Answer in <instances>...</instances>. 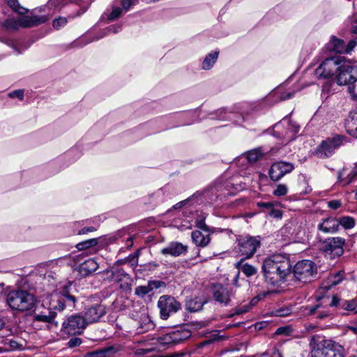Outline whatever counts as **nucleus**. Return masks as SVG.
Returning <instances> with one entry per match:
<instances>
[{"label": "nucleus", "instance_id": "680f3d73", "mask_svg": "<svg viewBox=\"0 0 357 357\" xmlns=\"http://www.w3.org/2000/svg\"><path fill=\"white\" fill-rule=\"evenodd\" d=\"M95 230L96 229L93 227H84L79 231L78 234H87L88 232L93 231Z\"/></svg>", "mask_w": 357, "mask_h": 357}, {"label": "nucleus", "instance_id": "ea45409f", "mask_svg": "<svg viewBox=\"0 0 357 357\" xmlns=\"http://www.w3.org/2000/svg\"><path fill=\"white\" fill-rule=\"evenodd\" d=\"M3 26L8 30H16L20 27L18 20L8 19L3 22Z\"/></svg>", "mask_w": 357, "mask_h": 357}, {"label": "nucleus", "instance_id": "c85d7f7f", "mask_svg": "<svg viewBox=\"0 0 357 357\" xmlns=\"http://www.w3.org/2000/svg\"><path fill=\"white\" fill-rule=\"evenodd\" d=\"M108 273H110L111 279L115 282L121 281L123 278L127 276V274L123 269L114 267L110 271H108Z\"/></svg>", "mask_w": 357, "mask_h": 357}, {"label": "nucleus", "instance_id": "5701e85b", "mask_svg": "<svg viewBox=\"0 0 357 357\" xmlns=\"http://www.w3.org/2000/svg\"><path fill=\"white\" fill-rule=\"evenodd\" d=\"M326 48L330 52H335L337 53H344L345 44L344 42L335 36H332L329 42L326 44Z\"/></svg>", "mask_w": 357, "mask_h": 357}, {"label": "nucleus", "instance_id": "de8ad7c7", "mask_svg": "<svg viewBox=\"0 0 357 357\" xmlns=\"http://www.w3.org/2000/svg\"><path fill=\"white\" fill-rule=\"evenodd\" d=\"M239 275H240V273L238 272V273L236 275L234 280H233V285L236 287H239L242 285H245V286H248V281L243 279L242 280V282L243 284H239Z\"/></svg>", "mask_w": 357, "mask_h": 357}, {"label": "nucleus", "instance_id": "052dcab7", "mask_svg": "<svg viewBox=\"0 0 357 357\" xmlns=\"http://www.w3.org/2000/svg\"><path fill=\"white\" fill-rule=\"evenodd\" d=\"M321 307H322V305H321V304H317L314 306L310 307L309 308V314H314Z\"/></svg>", "mask_w": 357, "mask_h": 357}, {"label": "nucleus", "instance_id": "4c0bfd02", "mask_svg": "<svg viewBox=\"0 0 357 357\" xmlns=\"http://www.w3.org/2000/svg\"><path fill=\"white\" fill-rule=\"evenodd\" d=\"M288 192V187L286 184H278L273 192V195L275 197L284 196Z\"/></svg>", "mask_w": 357, "mask_h": 357}, {"label": "nucleus", "instance_id": "49530a36", "mask_svg": "<svg viewBox=\"0 0 357 357\" xmlns=\"http://www.w3.org/2000/svg\"><path fill=\"white\" fill-rule=\"evenodd\" d=\"M268 214L275 218H281L282 216V212L280 210L275 209L274 206H272L268 211Z\"/></svg>", "mask_w": 357, "mask_h": 357}, {"label": "nucleus", "instance_id": "0e129e2a", "mask_svg": "<svg viewBox=\"0 0 357 357\" xmlns=\"http://www.w3.org/2000/svg\"><path fill=\"white\" fill-rule=\"evenodd\" d=\"M106 351H98L89 354V357H106Z\"/></svg>", "mask_w": 357, "mask_h": 357}, {"label": "nucleus", "instance_id": "f257e3e1", "mask_svg": "<svg viewBox=\"0 0 357 357\" xmlns=\"http://www.w3.org/2000/svg\"><path fill=\"white\" fill-rule=\"evenodd\" d=\"M262 269L266 281L275 286L284 282L291 274V264L287 256L276 254L264 259Z\"/></svg>", "mask_w": 357, "mask_h": 357}, {"label": "nucleus", "instance_id": "cd10ccee", "mask_svg": "<svg viewBox=\"0 0 357 357\" xmlns=\"http://www.w3.org/2000/svg\"><path fill=\"white\" fill-rule=\"evenodd\" d=\"M348 132L357 138V112L351 114V121L347 123Z\"/></svg>", "mask_w": 357, "mask_h": 357}, {"label": "nucleus", "instance_id": "ddd939ff", "mask_svg": "<svg viewBox=\"0 0 357 357\" xmlns=\"http://www.w3.org/2000/svg\"><path fill=\"white\" fill-rule=\"evenodd\" d=\"M337 75L339 85H350L357 81V66L343 62L340 64Z\"/></svg>", "mask_w": 357, "mask_h": 357}, {"label": "nucleus", "instance_id": "393cba45", "mask_svg": "<svg viewBox=\"0 0 357 357\" xmlns=\"http://www.w3.org/2000/svg\"><path fill=\"white\" fill-rule=\"evenodd\" d=\"M236 267L241 270L247 277H251L257 273V269L254 266L248 263L243 264V259L236 264Z\"/></svg>", "mask_w": 357, "mask_h": 357}, {"label": "nucleus", "instance_id": "e2e57ef3", "mask_svg": "<svg viewBox=\"0 0 357 357\" xmlns=\"http://www.w3.org/2000/svg\"><path fill=\"white\" fill-rule=\"evenodd\" d=\"M338 305L341 307L340 300L338 298L333 296L331 302L329 303V305L330 306H337Z\"/></svg>", "mask_w": 357, "mask_h": 357}, {"label": "nucleus", "instance_id": "c03bdc74", "mask_svg": "<svg viewBox=\"0 0 357 357\" xmlns=\"http://www.w3.org/2000/svg\"><path fill=\"white\" fill-rule=\"evenodd\" d=\"M120 4L123 9L126 12L132 5L135 4V0H120Z\"/></svg>", "mask_w": 357, "mask_h": 357}, {"label": "nucleus", "instance_id": "bf43d9fd", "mask_svg": "<svg viewBox=\"0 0 357 357\" xmlns=\"http://www.w3.org/2000/svg\"><path fill=\"white\" fill-rule=\"evenodd\" d=\"M351 31L357 34V15L354 16V20L351 22Z\"/></svg>", "mask_w": 357, "mask_h": 357}, {"label": "nucleus", "instance_id": "774afa93", "mask_svg": "<svg viewBox=\"0 0 357 357\" xmlns=\"http://www.w3.org/2000/svg\"><path fill=\"white\" fill-rule=\"evenodd\" d=\"M187 202H188V199L181 201V202H180L178 203H177L176 204H175L174 206V208H181L187 203Z\"/></svg>", "mask_w": 357, "mask_h": 357}, {"label": "nucleus", "instance_id": "0eeeda50", "mask_svg": "<svg viewBox=\"0 0 357 357\" xmlns=\"http://www.w3.org/2000/svg\"><path fill=\"white\" fill-rule=\"evenodd\" d=\"M345 142V137L342 135H335L327 138L321 142L314 151L315 155L319 158L324 159L332 156L335 151Z\"/></svg>", "mask_w": 357, "mask_h": 357}, {"label": "nucleus", "instance_id": "338daca9", "mask_svg": "<svg viewBox=\"0 0 357 357\" xmlns=\"http://www.w3.org/2000/svg\"><path fill=\"white\" fill-rule=\"evenodd\" d=\"M197 226L199 228V229H202L203 230H206L207 231L208 230V227L202 221H199L197 223Z\"/></svg>", "mask_w": 357, "mask_h": 357}, {"label": "nucleus", "instance_id": "2eb2a0df", "mask_svg": "<svg viewBox=\"0 0 357 357\" xmlns=\"http://www.w3.org/2000/svg\"><path fill=\"white\" fill-rule=\"evenodd\" d=\"M294 169L293 163L284 161L274 162L268 172L271 179L273 181L280 180L284 175L291 173Z\"/></svg>", "mask_w": 357, "mask_h": 357}, {"label": "nucleus", "instance_id": "13d9d810", "mask_svg": "<svg viewBox=\"0 0 357 357\" xmlns=\"http://www.w3.org/2000/svg\"><path fill=\"white\" fill-rule=\"evenodd\" d=\"M153 350H154L153 347L146 348V349H138L136 351V354H138V355H144V354H146L147 353L151 352Z\"/></svg>", "mask_w": 357, "mask_h": 357}, {"label": "nucleus", "instance_id": "a19ab883", "mask_svg": "<svg viewBox=\"0 0 357 357\" xmlns=\"http://www.w3.org/2000/svg\"><path fill=\"white\" fill-rule=\"evenodd\" d=\"M153 289L152 287H150L149 284L147 286H139L135 288V293L136 295L143 297L145 295L148 294Z\"/></svg>", "mask_w": 357, "mask_h": 357}, {"label": "nucleus", "instance_id": "412c9836", "mask_svg": "<svg viewBox=\"0 0 357 357\" xmlns=\"http://www.w3.org/2000/svg\"><path fill=\"white\" fill-rule=\"evenodd\" d=\"M188 246L179 242H172L165 248H164L161 252L164 255H171L172 257H178L181 255L186 253Z\"/></svg>", "mask_w": 357, "mask_h": 357}, {"label": "nucleus", "instance_id": "4d7b16f0", "mask_svg": "<svg viewBox=\"0 0 357 357\" xmlns=\"http://www.w3.org/2000/svg\"><path fill=\"white\" fill-rule=\"evenodd\" d=\"M348 90L351 98L357 102V92H356L355 87L354 86H349Z\"/></svg>", "mask_w": 357, "mask_h": 357}, {"label": "nucleus", "instance_id": "9d476101", "mask_svg": "<svg viewBox=\"0 0 357 357\" xmlns=\"http://www.w3.org/2000/svg\"><path fill=\"white\" fill-rule=\"evenodd\" d=\"M190 336V331L186 330H176L157 337V342L162 349L178 344Z\"/></svg>", "mask_w": 357, "mask_h": 357}, {"label": "nucleus", "instance_id": "37998d69", "mask_svg": "<svg viewBox=\"0 0 357 357\" xmlns=\"http://www.w3.org/2000/svg\"><path fill=\"white\" fill-rule=\"evenodd\" d=\"M82 340L79 337H74L69 340V341L67 343V345L70 348H74L76 347H78L81 344Z\"/></svg>", "mask_w": 357, "mask_h": 357}, {"label": "nucleus", "instance_id": "3c124183", "mask_svg": "<svg viewBox=\"0 0 357 357\" xmlns=\"http://www.w3.org/2000/svg\"><path fill=\"white\" fill-rule=\"evenodd\" d=\"M291 313L289 308H281L276 311V315L278 317H286Z\"/></svg>", "mask_w": 357, "mask_h": 357}, {"label": "nucleus", "instance_id": "9b49d317", "mask_svg": "<svg viewBox=\"0 0 357 357\" xmlns=\"http://www.w3.org/2000/svg\"><path fill=\"white\" fill-rule=\"evenodd\" d=\"M158 307L160 309V317L166 320L171 314L178 312L181 308V305L173 296L163 295L159 298Z\"/></svg>", "mask_w": 357, "mask_h": 357}, {"label": "nucleus", "instance_id": "5fc2aeb1", "mask_svg": "<svg viewBox=\"0 0 357 357\" xmlns=\"http://www.w3.org/2000/svg\"><path fill=\"white\" fill-rule=\"evenodd\" d=\"M129 262L130 263L131 266L133 267H136L138 264V254L137 253L135 255L129 256Z\"/></svg>", "mask_w": 357, "mask_h": 357}, {"label": "nucleus", "instance_id": "dca6fc26", "mask_svg": "<svg viewBox=\"0 0 357 357\" xmlns=\"http://www.w3.org/2000/svg\"><path fill=\"white\" fill-rule=\"evenodd\" d=\"M105 314V306L101 304H96L85 310L84 317L87 324H89L98 322Z\"/></svg>", "mask_w": 357, "mask_h": 357}, {"label": "nucleus", "instance_id": "864d4df0", "mask_svg": "<svg viewBox=\"0 0 357 357\" xmlns=\"http://www.w3.org/2000/svg\"><path fill=\"white\" fill-rule=\"evenodd\" d=\"M149 284L150 285V287H152L153 289V288L158 289V288L164 286L165 282L162 281H159V280H153V281H150L149 282Z\"/></svg>", "mask_w": 357, "mask_h": 357}, {"label": "nucleus", "instance_id": "2f4dec72", "mask_svg": "<svg viewBox=\"0 0 357 357\" xmlns=\"http://www.w3.org/2000/svg\"><path fill=\"white\" fill-rule=\"evenodd\" d=\"M98 244L97 238H91L77 244L76 248L78 250H84L85 249L92 248Z\"/></svg>", "mask_w": 357, "mask_h": 357}, {"label": "nucleus", "instance_id": "58836bf2", "mask_svg": "<svg viewBox=\"0 0 357 357\" xmlns=\"http://www.w3.org/2000/svg\"><path fill=\"white\" fill-rule=\"evenodd\" d=\"M63 0H50L47 3V7L50 9H52V14H54L56 11L59 10L63 6Z\"/></svg>", "mask_w": 357, "mask_h": 357}, {"label": "nucleus", "instance_id": "f03ea898", "mask_svg": "<svg viewBox=\"0 0 357 357\" xmlns=\"http://www.w3.org/2000/svg\"><path fill=\"white\" fill-rule=\"evenodd\" d=\"M318 335L310 337L312 357H342L343 348L331 340H321Z\"/></svg>", "mask_w": 357, "mask_h": 357}, {"label": "nucleus", "instance_id": "c9c22d12", "mask_svg": "<svg viewBox=\"0 0 357 357\" xmlns=\"http://www.w3.org/2000/svg\"><path fill=\"white\" fill-rule=\"evenodd\" d=\"M123 10V8H120L119 5H117V3L115 2V3L112 6V10L109 15L108 19L109 20H115L118 19L122 15Z\"/></svg>", "mask_w": 357, "mask_h": 357}, {"label": "nucleus", "instance_id": "a211bd4d", "mask_svg": "<svg viewBox=\"0 0 357 357\" xmlns=\"http://www.w3.org/2000/svg\"><path fill=\"white\" fill-rule=\"evenodd\" d=\"M357 179V165L347 172L346 169H342L337 174V183L344 187Z\"/></svg>", "mask_w": 357, "mask_h": 357}, {"label": "nucleus", "instance_id": "09e8293b", "mask_svg": "<svg viewBox=\"0 0 357 357\" xmlns=\"http://www.w3.org/2000/svg\"><path fill=\"white\" fill-rule=\"evenodd\" d=\"M357 42L356 40H351L349 42L347 46H345L344 53H350L354 47L356 46Z\"/></svg>", "mask_w": 357, "mask_h": 357}, {"label": "nucleus", "instance_id": "72a5a7b5", "mask_svg": "<svg viewBox=\"0 0 357 357\" xmlns=\"http://www.w3.org/2000/svg\"><path fill=\"white\" fill-rule=\"evenodd\" d=\"M8 5L15 12L18 13L20 15H24L26 13V10L20 6L17 0H6Z\"/></svg>", "mask_w": 357, "mask_h": 357}, {"label": "nucleus", "instance_id": "6e6d98bb", "mask_svg": "<svg viewBox=\"0 0 357 357\" xmlns=\"http://www.w3.org/2000/svg\"><path fill=\"white\" fill-rule=\"evenodd\" d=\"M120 29H121V26H110L105 31V35H106L107 33H110V32L116 33L119 31Z\"/></svg>", "mask_w": 357, "mask_h": 357}, {"label": "nucleus", "instance_id": "39448f33", "mask_svg": "<svg viewBox=\"0 0 357 357\" xmlns=\"http://www.w3.org/2000/svg\"><path fill=\"white\" fill-rule=\"evenodd\" d=\"M344 57L335 55L325 59L315 70V75L319 79H327L333 77L338 71L339 66L343 62Z\"/></svg>", "mask_w": 357, "mask_h": 357}, {"label": "nucleus", "instance_id": "4be33fe9", "mask_svg": "<svg viewBox=\"0 0 357 357\" xmlns=\"http://www.w3.org/2000/svg\"><path fill=\"white\" fill-rule=\"evenodd\" d=\"M99 266L94 259H89L80 264L78 268V271L82 277H86L96 271Z\"/></svg>", "mask_w": 357, "mask_h": 357}, {"label": "nucleus", "instance_id": "6e6552de", "mask_svg": "<svg viewBox=\"0 0 357 357\" xmlns=\"http://www.w3.org/2000/svg\"><path fill=\"white\" fill-rule=\"evenodd\" d=\"M261 245L259 236H245L237 241V252L243 259L252 257Z\"/></svg>", "mask_w": 357, "mask_h": 357}, {"label": "nucleus", "instance_id": "7ed1b4c3", "mask_svg": "<svg viewBox=\"0 0 357 357\" xmlns=\"http://www.w3.org/2000/svg\"><path fill=\"white\" fill-rule=\"evenodd\" d=\"M6 303L13 310L24 312L33 308L36 298L26 290H13L7 294Z\"/></svg>", "mask_w": 357, "mask_h": 357}, {"label": "nucleus", "instance_id": "423d86ee", "mask_svg": "<svg viewBox=\"0 0 357 357\" xmlns=\"http://www.w3.org/2000/svg\"><path fill=\"white\" fill-rule=\"evenodd\" d=\"M299 130V126L293 123L288 118H284L273 126V135L287 143L294 139Z\"/></svg>", "mask_w": 357, "mask_h": 357}, {"label": "nucleus", "instance_id": "a878e982", "mask_svg": "<svg viewBox=\"0 0 357 357\" xmlns=\"http://www.w3.org/2000/svg\"><path fill=\"white\" fill-rule=\"evenodd\" d=\"M204 302L202 299L199 297H195L194 298L189 299L186 302V310L190 312H197L202 310Z\"/></svg>", "mask_w": 357, "mask_h": 357}, {"label": "nucleus", "instance_id": "f8f14e48", "mask_svg": "<svg viewBox=\"0 0 357 357\" xmlns=\"http://www.w3.org/2000/svg\"><path fill=\"white\" fill-rule=\"evenodd\" d=\"M345 239L341 237H331L326 238L322 243L321 250L325 255L331 259L341 256L344 252L343 246Z\"/></svg>", "mask_w": 357, "mask_h": 357}, {"label": "nucleus", "instance_id": "b1692460", "mask_svg": "<svg viewBox=\"0 0 357 357\" xmlns=\"http://www.w3.org/2000/svg\"><path fill=\"white\" fill-rule=\"evenodd\" d=\"M191 237L195 244L198 246L205 247L210 242L209 235H204L200 231L196 230L192 232Z\"/></svg>", "mask_w": 357, "mask_h": 357}, {"label": "nucleus", "instance_id": "4468645a", "mask_svg": "<svg viewBox=\"0 0 357 357\" xmlns=\"http://www.w3.org/2000/svg\"><path fill=\"white\" fill-rule=\"evenodd\" d=\"M87 323L84 317L79 314H73L67 317L62 324V330L69 335H76L82 333Z\"/></svg>", "mask_w": 357, "mask_h": 357}, {"label": "nucleus", "instance_id": "473e14b6", "mask_svg": "<svg viewBox=\"0 0 357 357\" xmlns=\"http://www.w3.org/2000/svg\"><path fill=\"white\" fill-rule=\"evenodd\" d=\"M262 155L261 149H253L247 153V159L250 162H255L261 158Z\"/></svg>", "mask_w": 357, "mask_h": 357}, {"label": "nucleus", "instance_id": "6ab92c4d", "mask_svg": "<svg viewBox=\"0 0 357 357\" xmlns=\"http://www.w3.org/2000/svg\"><path fill=\"white\" fill-rule=\"evenodd\" d=\"M50 16H20L18 18L19 26L31 27L45 23L50 19Z\"/></svg>", "mask_w": 357, "mask_h": 357}, {"label": "nucleus", "instance_id": "e433bc0d", "mask_svg": "<svg viewBox=\"0 0 357 357\" xmlns=\"http://www.w3.org/2000/svg\"><path fill=\"white\" fill-rule=\"evenodd\" d=\"M357 307V301L355 299L350 301H342L341 308L348 311H354Z\"/></svg>", "mask_w": 357, "mask_h": 357}, {"label": "nucleus", "instance_id": "1a4fd4ad", "mask_svg": "<svg viewBox=\"0 0 357 357\" xmlns=\"http://www.w3.org/2000/svg\"><path fill=\"white\" fill-rule=\"evenodd\" d=\"M76 301V298L69 293L68 289L64 288L50 295V305L53 309L63 310L65 306L74 307Z\"/></svg>", "mask_w": 357, "mask_h": 357}, {"label": "nucleus", "instance_id": "20e7f679", "mask_svg": "<svg viewBox=\"0 0 357 357\" xmlns=\"http://www.w3.org/2000/svg\"><path fill=\"white\" fill-rule=\"evenodd\" d=\"M293 273L297 280L303 283L310 282L316 277L317 267L312 261H299L294 266Z\"/></svg>", "mask_w": 357, "mask_h": 357}, {"label": "nucleus", "instance_id": "7c9ffc66", "mask_svg": "<svg viewBox=\"0 0 357 357\" xmlns=\"http://www.w3.org/2000/svg\"><path fill=\"white\" fill-rule=\"evenodd\" d=\"M339 226L342 225L344 229H349L354 227L355 220L350 216H344L338 220Z\"/></svg>", "mask_w": 357, "mask_h": 357}, {"label": "nucleus", "instance_id": "603ef678", "mask_svg": "<svg viewBox=\"0 0 357 357\" xmlns=\"http://www.w3.org/2000/svg\"><path fill=\"white\" fill-rule=\"evenodd\" d=\"M257 206L259 207V208H266L267 209V211H268L270 210V208L272 207V206H274V204L272 202H257Z\"/></svg>", "mask_w": 357, "mask_h": 357}, {"label": "nucleus", "instance_id": "aec40b11", "mask_svg": "<svg viewBox=\"0 0 357 357\" xmlns=\"http://www.w3.org/2000/svg\"><path fill=\"white\" fill-rule=\"evenodd\" d=\"M317 229L326 234L335 233L339 229L338 220L333 217L324 218L319 223Z\"/></svg>", "mask_w": 357, "mask_h": 357}, {"label": "nucleus", "instance_id": "c756f323", "mask_svg": "<svg viewBox=\"0 0 357 357\" xmlns=\"http://www.w3.org/2000/svg\"><path fill=\"white\" fill-rule=\"evenodd\" d=\"M56 316V313L49 311L47 314L42 312L36 315L35 319L36 321H43L45 323H52Z\"/></svg>", "mask_w": 357, "mask_h": 357}, {"label": "nucleus", "instance_id": "79ce46f5", "mask_svg": "<svg viewBox=\"0 0 357 357\" xmlns=\"http://www.w3.org/2000/svg\"><path fill=\"white\" fill-rule=\"evenodd\" d=\"M67 19L65 17H59L53 20L52 26L56 29H59L61 27L64 26L67 24Z\"/></svg>", "mask_w": 357, "mask_h": 357}, {"label": "nucleus", "instance_id": "8fccbe9b", "mask_svg": "<svg viewBox=\"0 0 357 357\" xmlns=\"http://www.w3.org/2000/svg\"><path fill=\"white\" fill-rule=\"evenodd\" d=\"M328 206L331 209H337L342 206V202L340 200H332L328 202Z\"/></svg>", "mask_w": 357, "mask_h": 357}, {"label": "nucleus", "instance_id": "a18cd8bd", "mask_svg": "<svg viewBox=\"0 0 357 357\" xmlns=\"http://www.w3.org/2000/svg\"><path fill=\"white\" fill-rule=\"evenodd\" d=\"M10 98H17L19 100H22L24 99V91L22 89H18L8 93Z\"/></svg>", "mask_w": 357, "mask_h": 357}, {"label": "nucleus", "instance_id": "f704fd0d", "mask_svg": "<svg viewBox=\"0 0 357 357\" xmlns=\"http://www.w3.org/2000/svg\"><path fill=\"white\" fill-rule=\"evenodd\" d=\"M343 279V273L342 271H338L334 275H331L328 278V288L338 284Z\"/></svg>", "mask_w": 357, "mask_h": 357}, {"label": "nucleus", "instance_id": "bb28decb", "mask_svg": "<svg viewBox=\"0 0 357 357\" xmlns=\"http://www.w3.org/2000/svg\"><path fill=\"white\" fill-rule=\"evenodd\" d=\"M218 55V51H213L208 54L203 61L202 68L206 70H210L216 62Z\"/></svg>", "mask_w": 357, "mask_h": 357}, {"label": "nucleus", "instance_id": "f3484780", "mask_svg": "<svg viewBox=\"0 0 357 357\" xmlns=\"http://www.w3.org/2000/svg\"><path fill=\"white\" fill-rule=\"evenodd\" d=\"M213 295L214 300L221 305H227L230 302V292L222 284L214 285Z\"/></svg>", "mask_w": 357, "mask_h": 357}, {"label": "nucleus", "instance_id": "69168bd1", "mask_svg": "<svg viewBox=\"0 0 357 357\" xmlns=\"http://www.w3.org/2000/svg\"><path fill=\"white\" fill-rule=\"evenodd\" d=\"M328 312L326 310L319 311L317 317L319 319H324L328 316Z\"/></svg>", "mask_w": 357, "mask_h": 357}]
</instances>
